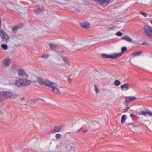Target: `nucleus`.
Listing matches in <instances>:
<instances>
[{"label": "nucleus", "instance_id": "f3484780", "mask_svg": "<svg viewBox=\"0 0 152 152\" xmlns=\"http://www.w3.org/2000/svg\"><path fill=\"white\" fill-rule=\"evenodd\" d=\"M141 114L143 115L145 117H147L148 116H151V112L149 111H144L141 113Z\"/></svg>", "mask_w": 152, "mask_h": 152}, {"label": "nucleus", "instance_id": "c85d7f7f", "mask_svg": "<svg viewBox=\"0 0 152 152\" xmlns=\"http://www.w3.org/2000/svg\"><path fill=\"white\" fill-rule=\"evenodd\" d=\"M116 34L117 36H121L123 35L122 33L120 31L118 32Z\"/></svg>", "mask_w": 152, "mask_h": 152}, {"label": "nucleus", "instance_id": "6ab92c4d", "mask_svg": "<svg viewBox=\"0 0 152 152\" xmlns=\"http://www.w3.org/2000/svg\"><path fill=\"white\" fill-rule=\"evenodd\" d=\"M49 46L52 50H56L58 48V47L57 46L55 45L54 44L51 43L49 44Z\"/></svg>", "mask_w": 152, "mask_h": 152}, {"label": "nucleus", "instance_id": "7c9ffc66", "mask_svg": "<svg viewBox=\"0 0 152 152\" xmlns=\"http://www.w3.org/2000/svg\"><path fill=\"white\" fill-rule=\"evenodd\" d=\"M65 63H66V66H67L66 67V68L67 67H68L69 66H70V63L69 61H66V62H65Z\"/></svg>", "mask_w": 152, "mask_h": 152}, {"label": "nucleus", "instance_id": "0eeeda50", "mask_svg": "<svg viewBox=\"0 0 152 152\" xmlns=\"http://www.w3.org/2000/svg\"><path fill=\"white\" fill-rule=\"evenodd\" d=\"M100 5L103 6H106L108 5L110 0H95Z\"/></svg>", "mask_w": 152, "mask_h": 152}, {"label": "nucleus", "instance_id": "2eb2a0df", "mask_svg": "<svg viewBox=\"0 0 152 152\" xmlns=\"http://www.w3.org/2000/svg\"><path fill=\"white\" fill-rule=\"evenodd\" d=\"M81 26L85 28H88L90 26V24L87 22H82L80 23Z\"/></svg>", "mask_w": 152, "mask_h": 152}, {"label": "nucleus", "instance_id": "79ce46f5", "mask_svg": "<svg viewBox=\"0 0 152 152\" xmlns=\"http://www.w3.org/2000/svg\"><path fill=\"white\" fill-rule=\"evenodd\" d=\"M152 116V112H151V116Z\"/></svg>", "mask_w": 152, "mask_h": 152}, {"label": "nucleus", "instance_id": "c756f323", "mask_svg": "<svg viewBox=\"0 0 152 152\" xmlns=\"http://www.w3.org/2000/svg\"><path fill=\"white\" fill-rule=\"evenodd\" d=\"M49 56V55L48 54H45L42 56V57L44 58H45L46 59Z\"/></svg>", "mask_w": 152, "mask_h": 152}, {"label": "nucleus", "instance_id": "bb28decb", "mask_svg": "<svg viewBox=\"0 0 152 152\" xmlns=\"http://www.w3.org/2000/svg\"><path fill=\"white\" fill-rule=\"evenodd\" d=\"M127 48L126 47H123L122 48L121 52L120 53L122 54V53H123L126 51Z\"/></svg>", "mask_w": 152, "mask_h": 152}, {"label": "nucleus", "instance_id": "dca6fc26", "mask_svg": "<svg viewBox=\"0 0 152 152\" xmlns=\"http://www.w3.org/2000/svg\"><path fill=\"white\" fill-rule=\"evenodd\" d=\"M121 39L125 40L127 41L131 42L132 41V39L127 35L123 36L121 38Z\"/></svg>", "mask_w": 152, "mask_h": 152}, {"label": "nucleus", "instance_id": "c9c22d12", "mask_svg": "<svg viewBox=\"0 0 152 152\" xmlns=\"http://www.w3.org/2000/svg\"><path fill=\"white\" fill-rule=\"evenodd\" d=\"M88 130L87 129H84V130H83L82 131V132L83 133H86V132H87Z\"/></svg>", "mask_w": 152, "mask_h": 152}, {"label": "nucleus", "instance_id": "1a4fd4ad", "mask_svg": "<svg viewBox=\"0 0 152 152\" xmlns=\"http://www.w3.org/2000/svg\"><path fill=\"white\" fill-rule=\"evenodd\" d=\"M15 83L18 87H22L23 86V78H18L15 82Z\"/></svg>", "mask_w": 152, "mask_h": 152}, {"label": "nucleus", "instance_id": "f8f14e48", "mask_svg": "<svg viewBox=\"0 0 152 152\" xmlns=\"http://www.w3.org/2000/svg\"><path fill=\"white\" fill-rule=\"evenodd\" d=\"M18 75L19 77L26 76L28 77V75L26 73L24 70L22 69H19L18 71Z\"/></svg>", "mask_w": 152, "mask_h": 152}, {"label": "nucleus", "instance_id": "ddd939ff", "mask_svg": "<svg viewBox=\"0 0 152 152\" xmlns=\"http://www.w3.org/2000/svg\"><path fill=\"white\" fill-rule=\"evenodd\" d=\"M129 88V84L128 83H125L122 85L120 86V88L122 91H127Z\"/></svg>", "mask_w": 152, "mask_h": 152}, {"label": "nucleus", "instance_id": "423d86ee", "mask_svg": "<svg viewBox=\"0 0 152 152\" xmlns=\"http://www.w3.org/2000/svg\"><path fill=\"white\" fill-rule=\"evenodd\" d=\"M37 81L38 83L41 85H45L48 87L51 81L48 80H44L41 78H38Z\"/></svg>", "mask_w": 152, "mask_h": 152}, {"label": "nucleus", "instance_id": "9d476101", "mask_svg": "<svg viewBox=\"0 0 152 152\" xmlns=\"http://www.w3.org/2000/svg\"><path fill=\"white\" fill-rule=\"evenodd\" d=\"M2 62L5 66L8 67L11 64V60L9 57H7L3 60Z\"/></svg>", "mask_w": 152, "mask_h": 152}, {"label": "nucleus", "instance_id": "aec40b11", "mask_svg": "<svg viewBox=\"0 0 152 152\" xmlns=\"http://www.w3.org/2000/svg\"><path fill=\"white\" fill-rule=\"evenodd\" d=\"M142 53V52L141 51L134 52L132 54V56H140Z\"/></svg>", "mask_w": 152, "mask_h": 152}, {"label": "nucleus", "instance_id": "f03ea898", "mask_svg": "<svg viewBox=\"0 0 152 152\" xmlns=\"http://www.w3.org/2000/svg\"><path fill=\"white\" fill-rule=\"evenodd\" d=\"M2 92L6 99L10 97L15 99L18 96V95L17 94L13 93L10 91H2Z\"/></svg>", "mask_w": 152, "mask_h": 152}, {"label": "nucleus", "instance_id": "ea45409f", "mask_svg": "<svg viewBox=\"0 0 152 152\" xmlns=\"http://www.w3.org/2000/svg\"><path fill=\"white\" fill-rule=\"evenodd\" d=\"M70 83H71V82L72 81L71 80V79H68Z\"/></svg>", "mask_w": 152, "mask_h": 152}, {"label": "nucleus", "instance_id": "a211bd4d", "mask_svg": "<svg viewBox=\"0 0 152 152\" xmlns=\"http://www.w3.org/2000/svg\"><path fill=\"white\" fill-rule=\"evenodd\" d=\"M44 11V9L43 7H39L37 10L34 11V12L36 14H38L41 12H43Z\"/></svg>", "mask_w": 152, "mask_h": 152}, {"label": "nucleus", "instance_id": "49530a36", "mask_svg": "<svg viewBox=\"0 0 152 152\" xmlns=\"http://www.w3.org/2000/svg\"><path fill=\"white\" fill-rule=\"evenodd\" d=\"M151 89L152 90V88H151Z\"/></svg>", "mask_w": 152, "mask_h": 152}, {"label": "nucleus", "instance_id": "a18cd8bd", "mask_svg": "<svg viewBox=\"0 0 152 152\" xmlns=\"http://www.w3.org/2000/svg\"><path fill=\"white\" fill-rule=\"evenodd\" d=\"M61 65H63V64H61Z\"/></svg>", "mask_w": 152, "mask_h": 152}, {"label": "nucleus", "instance_id": "6e6552de", "mask_svg": "<svg viewBox=\"0 0 152 152\" xmlns=\"http://www.w3.org/2000/svg\"><path fill=\"white\" fill-rule=\"evenodd\" d=\"M63 128V126L60 125L55 127L53 129L51 130L52 133H54L61 131Z\"/></svg>", "mask_w": 152, "mask_h": 152}, {"label": "nucleus", "instance_id": "9b49d317", "mask_svg": "<svg viewBox=\"0 0 152 152\" xmlns=\"http://www.w3.org/2000/svg\"><path fill=\"white\" fill-rule=\"evenodd\" d=\"M32 81L27 78H23V86H27L31 84Z\"/></svg>", "mask_w": 152, "mask_h": 152}, {"label": "nucleus", "instance_id": "f704fd0d", "mask_svg": "<svg viewBox=\"0 0 152 152\" xmlns=\"http://www.w3.org/2000/svg\"><path fill=\"white\" fill-rule=\"evenodd\" d=\"M129 107H127L123 111L124 112H126L128 111V110L129 109Z\"/></svg>", "mask_w": 152, "mask_h": 152}, {"label": "nucleus", "instance_id": "4be33fe9", "mask_svg": "<svg viewBox=\"0 0 152 152\" xmlns=\"http://www.w3.org/2000/svg\"><path fill=\"white\" fill-rule=\"evenodd\" d=\"M126 117V115H122L121 121V122L122 124H123L125 122Z\"/></svg>", "mask_w": 152, "mask_h": 152}, {"label": "nucleus", "instance_id": "a878e982", "mask_svg": "<svg viewBox=\"0 0 152 152\" xmlns=\"http://www.w3.org/2000/svg\"><path fill=\"white\" fill-rule=\"evenodd\" d=\"M61 137V135L59 134H57L55 135V138L57 139L60 138Z\"/></svg>", "mask_w": 152, "mask_h": 152}, {"label": "nucleus", "instance_id": "4468645a", "mask_svg": "<svg viewBox=\"0 0 152 152\" xmlns=\"http://www.w3.org/2000/svg\"><path fill=\"white\" fill-rule=\"evenodd\" d=\"M136 99L137 98L135 97L128 96L126 97L125 101L126 102H129Z\"/></svg>", "mask_w": 152, "mask_h": 152}, {"label": "nucleus", "instance_id": "a19ab883", "mask_svg": "<svg viewBox=\"0 0 152 152\" xmlns=\"http://www.w3.org/2000/svg\"><path fill=\"white\" fill-rule=\"evenodd\" d=\"M3 114V112L0 110V115H1Z\"/></svg>", "mask_w": 152, "mask_h": 152}, {"label": "nucleus", "instance_id": "393cba45", "mask_svg": "<svg viewBox=\"0 0 152 152\" xmlns=\"http://www.w3.org/2000/svg\"><path fill=\"white\" fill-rule=\"evenodd\" d=\"M1 47L2 48L5 50H6L8 49V46L5 44H3L1 45Z\"/></svg>", "mask_w": 152, "mask_h": 152}, {"label": "nucleus", "instance_id": "cd10ccee", "mask_svg": "<svg viewBox=\"0 0 152 152\" xmlns=\"http://www.w3.org/2000/svg\"><path fill=\"white\" fill-rule=\"evenodd\" d=\"M139 13L140 14L142 15L143 16H144L145 17H146L148 15V14L146 13L145 12H139Z\"/></svg>", "mask_w": 152, "mask_h": 152}, {"label": "nucleus", "instance_id": "39448f33", "mask_svg": "<svg viewBox=\"0 0 152 152\" xmlns=\"http://www.w3.org/2000/svg\"><path fill=\"white\" fill-rule=\"evenodd\" d=\"M0 36L4 42L7 43L10 39L9 36L2 29L0 30Z\"/></svg>", "mask_w": 152, "mask_h": 152}, {"label": "nucleus", "instance_id": "72a5a7b5", "mask_svg": "<svg viewBox=\"0 0 152 152\" xmlns=\"http://www.w3.org/2000/svg\"><path fill=\"white\" fill-rule=\"evenodd\" d=\"M95 91L96 93H97L98 91V88L96 86H95Z\"/></svg>", "mask_w": 152, "mask_h": 152}, {"label": "nucleus", "instance_id": "2f4dec72", "mask_svg": "<svg viewBox=\"0 0 152 152\" xmlns=\"http://www.w3.org/2000/svg\"><path fill=\"white\" fill-rule=\"evenodd\" d=\"M63 60L65 62H66V61H68V59L66 57H64L63 58Z\"/></svg>", "mask_w": 152, "mask_h": 152}, {"label": "nucleus", "instance_id": "4c0bfd02", "mask_svg": "<svg viewBox=\"0 0 152 152\" xmlns=\"http://www.w3.org/2000/svg\"><path fill=\"white\" fill-rule=\"evenodd\" d=\"M25 100V98L24 97H23L21 98V101H23Z\"/></svg>", "mask_w": 152, "mask_h": 152}, {"label": "nucleus", "instance_id": "58836bf2", "mask_svg": "<svg viewBox=\"0 0 152 152\" xmlns=\"http://www.w3.org/2000/svg\"><path fill=\"white\" fill-rule=\"evenodd\" d=\"M133 124V123H128L126 124V125H131V124Z\"/></svg>", "mask_w": 152, "mask_h": 152}, {"label": "nucleus", "instance_id": "20e7f679", "mask_svg": "<svg viewBox=\"0 0 152 152\" xmlns=\"http://www.w3.org/2000/svg\"><path fill=\"white\" fill-rule=\"evenodd\" d=\"M57 86L56 83L51 82L48 87L52 88V92L57 95H60L61 94L60 91L59 89L57 88Z\"/></svg>", "mask_w": 152, "mask_h": 152}, {"label": "nucleus", "instance_id": "5701e85b", "mask_svg": "<svg viewBox=\"0 0 152 152\" xmlns=\"http://www.w3.org/2000/svg\"><path fill=\"white\" fill-rule=\"evenodd\" d=\"M19 26H15L12 28V30L13 32L15 33L17 30L19 29Z\"/></svg>", "mask_w": 152, "mask_h": 152}, {"label": "nucleus", "instance_id": "37998d69", "mask_svg": "<svg viewBox=\"0 0 152 152\" xmlns=\"http://www.w3.org/2000/svg\"><path fill=\"white\" fill-rule=\"evenodd\" d=\"M151 24H152V20H151Z\"/></svg>", "mask_w": 152, "mask_h": 152}, {"label": "nucleus", "instance_id": "473e14b6", "mask_svg": "<svg viewBox=\"0 0 152 152\" xmlns=\"http://www.w3.org/2000/svg\"><path fill=\"white\" fill-rule=\"evenodd\" d=\"M115 28V27H110L108 28V30L109 31H110L112 30H113Z\"/></svg>", "mask_w": 152, "mask_h": 152}, {"label": "nucleus", "instance_id": "c03bdc74", "mask_svg": "<svg viewBox=\"0 0 152 152\" xmlns=\"http://www.w3.org/2000/svg\"><path fill=\"white\" fill-rule=\"evenodd\" d=\"M144 43H144V42H143V43H142V44H143V45H145V44H144Z\"/></svg>", "mask_w": 152, "mask_h": 152}, {"label": "nucleus", "instance_id": "412c9836", "mask_svg": "<svg viewBox=\"0 0 152 152\" xmlns=\"http://www.w3.org/2000/svg\"><path fill=\"white\" fill-rule=\"evenodd\" d=\"M6 99L2 91L0 92V102H2Z\"/></svg>", "mask_w": 152, "mask_h": 152}, {"label": "nucleus", "instance_id": "f257e3e1", "mask_svg": "<svg viewBox=\"0 0 152 152\" xmlns=\"http://www.w3.org/2000/svg\"><path fill=\"white\" fill-rule=\"evenodd\" d=\"M145 34L150 39H152V27L149 25H145L143 27Z\"/></svg>", "mask_w": 152, "mask_h": 152}, {"label": "nucleus", "instance_id": "7ed1b4c3", "mask_svg": "<svg viewBox=\"0 0 152 152\" xmlns=\"http://www.w3.org/2000/svg\"><path fill=\"white\" fill-rule=\"evenodd\" d=\"M121 55V53H115L111 55L103 54L102 55V57L104 58L116 59Z\"/></svg>", "mask_w": 152, "mask_h": 152}, {"label": "nucleus", "instance_id": "e433bc0d", "mask_svg": "<svg viewBox=\"0 0 152 152\" xmlns=\"http://www.w3.org/2000/svg\"><path fill=\"white\" fill-rule=\"evenodd\" d=\"M135 116L136 115H135L132 114L130 115V116L131 118H134L135 117Z\"/></svg>", "mask_w": 152, "mask_h": 152}, {"label": "nucleus", "instance_id": "b1692460", "mask_svg": "<svg viewBox=\"0 0 152 152\" xmlns=\"http://www.w3.org/2000/svg\"><path fill=\"white\" fill-rule=\"evenodd\" d=\"M120 84L121 82L118 80H115L114 83V84L116 86H118Z\"/></svg>", "mask_w": 152, "mask_h": 152}]
</instances>
